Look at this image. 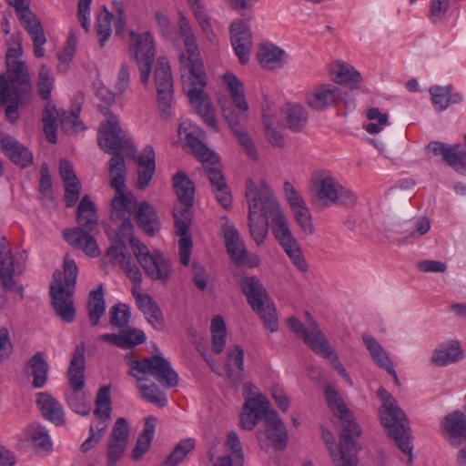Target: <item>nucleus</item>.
<instances>
[{"mask_svg": "<svg viewBox=\"0 0 466 466\" xmlns=\"http://www.w3.org/2000/svg\"><path fill=\"white\" fill-rule=\"evenodd\" d=\"M26 436L35 447L44 451L51 449V438L45 427L33 424L26 430Z\"/></svg>", "mask_w": 466, "mask_h": 466, "instance_id": "nucleus-47", "label": "nucleus"}, {"mask_svg": "<svg viewBox=\"0 0 466 466\" xmlns=\"http://www.w3.org/2000/svg\"><path fill=\"white\" fill-rule=\"evenodd\" d=\"M54 82L52 71L46 66H41L37 82V91L41 98L47 101L50 99Z\"/></svg>", "mask_w": 466, "mask_h": 466, "instance_id": "nucleus-52", "label": "nucleus"}, {"mask_svg": "<svg viewBox=\"0 0 466 466\" xmlns=\"http://www.w3.org/2000/svg\"><path fill=\"white\" fill-rule=\"evenodd\" d=\"M109 441L127 444L128 441V424L124 418H118L109 437Z\"/></svg>", "mask_w": 466, "mask_h": 466, "instance_id": "nucleus-61", "label": "nucleus"}, {"mask_svg": "<svg viewBox=\"0 0 466 466\" xmlns=\"http://www.w3.org/2000/svg\"><path fill=\"white\" fill-rule=\"evenodd\" d=\"M265 431H258L257 438L259 441L263 439L269 441L274 448L281 450L287 442L288 435L283 421L274 410H269L265 414L264 418Z\"/></svg>", "mask_w": 466, "mask_h": 466, "instance_id": "nucleus-24", "label": "nucleus"}, {"mask_svg": "<svg viewBox=\"0 0 466 466\" xmlns=\"http://www.w3.org/2000/svg\"><path fill=\"white\" fill-rule=\"evenodd\" d=\"M77 273L75 260L66 256L64 259V280L61 279V272L56 270L53 273V281L50 284L52 306L56 314L67 323L73 322L76 317L73 293Z\"/></svg>", "mask_w": 466, "mask_h": 466, "instance_id": "nucleus-8", "label": "nucleus"}, {"mask_svg": "<svg viewBox=\"0 0 466 466\" xmlns=\"http://www.w3.org/2000/svg\"><path fill=\"white\" fill-rule=\"evenodd\" d=\"M257 58L259 65L266 69H278L284 66L288 58L287 53L272 43L259 45Z\"/></svg>", "mask_w": 466, "mask_h": 466, "instance_id": "nucleus-35", "label": "nucleus"}, {"mask_svg": "<svg viewBox=\"0 0 466 466\" xmlns=\"http://www.w3.org/2000/svg\"><path fill=\"white\" fill-rule=\"evenodd\" d=\"M343 99L342 90L332 84H319L306 94L307 105L315 111L338 106Z\"/></svg>", "mask_w": 466, "mask_h": 466, "instance_id": "nucleus-19", "label": "nucleus"}, {"mask_svg": "<svg viewBox=\"0 0 466 466\" xmlns=\"http://www.w3.org/2000/svg\"><path fill=\"white\" fill-rule=\"evenodd\" d=\"M268 408V401L263 395L248 399L240 414L241 428L247 431L253 430L259 419L264 420L265 414L270 410Z\"/></svg>", "mask_w": 466, "mask_h": 466, "instance_id": "nucleus-26", "label": "nucleus"}, {"mask_svg": "<svg viewBox=\"0 0 466 466\" xmlns=\"http://www.w3.org/2000/svg\"><path fill=\"white\" fill-rule=\"evenodd\" d=\"M231 44L241 64L249 60L253 46L252 35L248 23L242 19H236L230 25Z\"/></svg>", "mask_w": 466, "mask_h": 466, "instance_id": "nucleus-22", "label": "nucleus"}, {"mask_svg": "<svg viewBox=\"0 0 466 466\" xmlns=\"http://www.w3.org/2000/svg\"><path fill=\"white\" fill-rule=\"evenodd\" d=\"M226 447L230 451V457L233 460L234 466H243L244 453L241 441L235 431H229L227 436Z\"/></svg>", "mask_w": 466, "mask_h": 466, "instance_id": "nucleus-55", "label": "nucleus"}, {"mask_svg": "<svg viewBox=\"0 0 466 466\" xmlns=\"http://www.w3.org/2000/svg\"><path fill=\"white\" fill-rule=\"evenodd\" d=\"M246 199L249 233L256 245L260 246L268 233V207L274 204L275 195L265 180L255 183L248 178L246 181Z\"/></svg>", "mask_w": 466, "mask_h": 466, "instance_id": "nucleus-5", "label": "nucleus"}, {"mask_svg": "<svg viewBox=\"0 0 466 466\" xmlns=\"http://www.w3.org/2000/svg\"><path fill=\"white\" fill-rule=\"evenodd\" d=\"M129 48L137 61L140 73V81L146 86L149 81L152 65L155 61V47L152 35L149 32L142 34L130 32Z\"/></svg>", "mask_w": 466, "mask_h": 466, "instance_id": "nucleus-13", "label": "nucleus"}, {"mask_svg": "<svg viewBox=\"0 0 466 466\" xmlns=\"http://www.w3.org/2000/svg\"><path fill=\"white\" fill-rule=\"evenodd\" d=\"M223 83L228 90L231 99L238 110L237 113L231 106L221 102V110L224 118L229 128L237 137L239 145L244 148L248 157L257 159L258 157L256 147L250 137L240 126V121L246 119L248 105L244 94V87L239 79L232 73H226L223 76Z\"/></svg>", "mask_w": 466, "mask_h": 466, "instance_id": "nucleus-6", "label": "nucleus"}, {"mask_svg": "<svg viewBox=\"0 0 466 466\" xmlns=\"http://www.w3.org/2000/svg\"><path fill=\"white\" fill-rule=\"evenodd\" d=\"M110 390L107 387L99 390L94 414L96 418L109 419L111 413Z\"/></svg>", "mask_w": 466, "mask_h": 466, "instance_id": "nucleus-57", "label": "nucleus"}, {"mask_svg": "<svg viewBox=\"0 0 466 466\" xmlns=\"http://www.w3.org/2000/svg\"><path fill=\"white\" fill-rule=\"evenodd\" d=\"M76 220L78 228L93 231L97 222V215L95 210V205L88 196H84L76 210Z\"/></svg>", "mask_w": 466, "mask_h": 466, "instance_id": "nucleus-42", "label": "nucleus"}, {"mask_svg": "<svg viewBox=\"0 0 466 466\" xmlns=\"http://www.w3.org/2000/svg\"><path fill=\"white\" fill-rule=\"evenodd\" d=\"M141 287H133L132 295L138 309L143 312L148 323L156 329H163L165 320L161 309L153 298L145 293H141Z\"/></svg>", "mask_w": 466, "mask_h": 466, "instance_id": "nucleus-27", "label": "nucleus"}, {"mask_svg": "<svg viewBox=\"0 0 466 466\" xmlns=\"http://www.w3.org/2000/svg\"><path fill=\"white\" fill-rule=\"evenodd\" d=\"M361 339L369 351L371 360L380 368L384 369L390 375H391L396 383H399V378L395 370L394 363L384 347L370 334H363Z\"/></svg>", "mask_w": 466, "mask_h": 466, "instance_id": "nucleus-29", "label": "nucleus"}, {"mask_svg": "<svg viewBox=\"0 0 466 466\" xmlns=\"http://www.w3.org/2000/svg\"><path fill=\"white\" fill-rule=\"evenodd\" d=\"M431 229V221L426 217L415 218L409 223L405 232L408 233L407 239H416L425 235Z\"/></svg>", "mask_w": 466, "mask_h": 466, "instance_id": "nucleus-59", "label": "nucleus"}, {"mask_svg": "<svg viewBox=\"0 0 466 466\" xmlns=\"http://www.w3.org/2000/svg\"><path fill=\"white\" fill-rule=\"evenodd\" d=\"M114 15L106 9L99 12L96 18V33L98 36L99 46L103 47L111 35L112 20Z\"/></svg>", "mask_w": 466, "mask_h": 466, "instance_id": "nucleus-49", "label": "nucleus"}, {"mask_svg": "<svg viewBox=\"0 0 466 466\" xmlns=\"http://www.w3.org/2000/svg\"><path fill=\"white\" fill-rule=\"evenodd\" d=\"M178 135L181 139L186 140L199 160L212 162L216 160V154L202 142V139L205 138L204 131L192 121L187 119L182 121L178 127Z\"/></svg>", "mask_w": 466, "mask_h": 466, "instance_id": "nucleus-20", "label": "nucleus"}, {"mask_svg": "<svg viewBox=\"0 0 466 466\" xmlns=\"http://www.w3.org/2000/svg\"><path fill=\"white\" fill-rule=\"evenodd\" d=\"M294 213V217L302 231L306 235H311L314 233V226L312 223V218L309 208L306 203L299 206V208H294L291 209Z\"/></svg>", "mask_w": 466, "mask_h": 466, "instance_id": "nucleus-58", "label": "nucleus"}, {"mask_svg": "<svg viewBox=\"0 0 466 466\" xmlns=\"http://www.w3.org/2000/svg\"><path fill=\"white\" fill-rule=\"evenodd\" d=\"M0 146L3 152L15 165L26 167L33 162V154L14 137L1 134Z\"/></svg>", "mask_w": 466, "mask_h": 466, "instance_id": "nucleus-32", "label": "nucleus"}, {"mask_svg": "<svg viewBox=\"0 0 466 466\" xmlns=\"http://www.w3.org/2000/svg\"><path fill=\"white\" fill-rule=\"evenodd\" d=\"M451 86H434L431 87L430 93L431 95V101L436 110L443 111L451 104L450 95Z\"/></svg>", "mask_w": 466, "mask_h": 466, "instance_id": "nucleus-56", "label": "nucleus"}, {"mask_svg": "<svg viewBox=\"0 0 466 466\" xmlns=\"http://www.w3.org/2000/svg\"><path fill=\"white\" fill-rule=\"evenodd\" d=\"M36 404L42 415L56 425H63L65 422L62 405L47 392L37 394Z\"/></svg>", "mask_w": 466, "mask_h": 466, "instance_id": "nucleus-38", "label": "nucleus"}, {"mask_svg": "<svg viewBox=\"0 0 466 466\" xmlns=\"http://www.w3.org/2000/svg\"><path fill=\"white\" fill-rule=\"evenodd\" d=\"M85 350L76 347L67 370V378L74 391H80L84 387Z\"/></svg>", "mask_w": 466, "mask_h": 466, "instance_id": "nucleus-39", "label": "nucleus"}, {"mask_svg": "<svg viewBox=\"0 0 466 466\" xmlns=\"http://www.w3.org/2000/svg\"><path fill=\"white\" fill-rule=\"evenodd\" d=\"M195 441L193 439H186L177 444L172 453L161 464V466H177L187 455L194 449Z\"/></svg>", "mask_w": 466, "mask_h": 466, "instance_id": "nucleus-48", "label": "nucleus"}, {"mask_svg": "<svg viewBox=\"0 0 466 466\" xmlns=\"http://www.w3.org/2000/svg\"><path fill=\"white\" fill-rule=\"evenodd\" d=\"M306 315L307 326L296 317L288 319L289 326L315 353H323V347L329 341L311 316L309 313Z\"/></svg>", "mask_w": 466, "mask_h": 466, "instance_id": "nucleus-18", "label": "nucleus"}, {"mask_svg": "<svg viewBox=\"0 0 466 466\" xmlns=\"http://www.w3.org/2000/svg\"><path fill=\"white\" fill-rule=\"evenodd\" d=\"M30 91V81H6L0 74V103L5 106V118L10 124L18 119L19 106L27 101Z\"/></svg>", "mask_w": 466, "mask_h": 466, "instance_id": "nucleus-11", "label": "nucleus"}, {"mask_svg": "<svg viewBox=\"0 0 466 466\" xmlns=\"http://www.w3.org/2000/svg\"><path fill=\"white\" fill-rule=\"evenodd\" d=\"M130 367L128 374L136 378L138 390L143 400L158 407L167 404L165 392L157 384H143L144 379L137 376L136 372L153 375L166 388H172L177 385V373L171 368L170 363L163 354L158 353L150 358H144L142 360H134L126 357Z\"/></svg>", "mask_w": 466, "mask_h": 466, "instance_id": "nucleus-2", "label": "nucleus"}, {"mask_svg": "<svg viewBox=\"0 0 466 466\" xmlns=\"http://www.w3.org/2000/svg\"><path fill=\"white\" fill-rule=\"evenodd\" d=\"M427 153L441 156L443 161L455 171L463 174L466 171V151L460 144L449 145L441 141H431L426 147Z\"/></svg>", "mask_w": 466, "mask_h": 466, "instance_id": "nucleus-21", "label": "nucleus"}, {"mask_svg": "<svg viewBox=\"0 0 466 466\" xmlns=\"http://www.w3.org/2000/svg\"><path fill=\"white\" fill-rule=\"evenodd\" d=\"M329 76L337 84L350 88H359L361 81L360 74L349 63L337 61L329 66Z\"/></svg>", "mask_w": 466, "mask_h": 466, "instance_id": "nucleus-36", "label": "nucleus"}, {"mask_svg": "<svg viewBox=\"0 0 466 466\" xmlns=\"http://www.w3.org/2000/svg\"><path fill=\"white\" fill-rule=\"evenodd\" d=\"M325 400L329 409L342 422L341 445L339 451L330 447V456L334 466H357L358 452L360 450L359 443L354 440L360 437L361 430L346 407L339 392L332 386L328 385L324 390Z\"/></svg>", "mask_w": 466, "mask_h": 466, "instance_id": "nucleus-3", "label": "nucleus"}, {"mask_svg": "<svg viewBox=\"0 0 466 466\" xmlns=\"http://www.w3.org/2000/svg\"><path fill=\"white\" fill-rule=\"evenodd\" d=\"M129 200L124 194V189L116 190V196L111 202L112 218H122L125 217Z\"/></svg>", "mask_w": 466, "mask_h": 466, "instance_id": "nucleus-60", "label": "nucleus"}, {"mask_svg": "<svg viewBox=\"0 0 466 466\" xmlns=\"http://www.w3.org/2000/svg\"><path fill=\"white\" fill-rule=\"evenodd\" d=\"M137 218L139 228L147 235L153 236L160 228V221L155 208L143 201L137 209Z\"/></svg>", "mask_w": 466, "mask_h": 466, "instance_id": "nucleus-40", "label": "nucleus"}, {"mask_svg": "<svg viewBox=\"0 0 466 466\" xmlns=\"http://www.w3.org/2000/svg\"><path fill=\"white\" fill-rule=\"evenodd\" d=\"M87 309L88 318L92 326L97 325L99 319L104 315L106 310L103 287L101 285L90 292L88 297Z\"/></svg>", "mask_w": 466, "mask_h": 466, "instance_id": "nucleus-45", "label": "nucleus"}, {"mask_svg": "<svg viewBox=\"0 0 466 466\" xmlns=\"http://www.w3.org/2000/svg\"><path fill=\"white\" fill-rule=\"evenodd\" d=\"M12 5L26 32L30 35L33 46L34 55L37 58L45 56L44 45L46 38L41 25V22L29 9L26 0H6Z\"/></svg>", "mask_w": 466, "mask_h": 466, "instance_id": "nucleus-14", "label": "nucleus"}, {"mask_svg": "<svg viewBox=\"0 0 466 466\" xmlns=\"http://www.w3.org/2000/svg\"><path fill=\"white\" fill-rule=\"evenodd\" d=\"M6 81H30L25 64L19 60L23 54L22 37L19 33L14 34L6 41Z\"/></svg>", "mask_w": 466, "mask_h": 466, "instance_id": "nucleus-17", "label": "nucleus"}, {"mask_svg": "<svg viewBox=\"0 0 466 466\" xmlns=\"http://www.w3.org/2000/svg\"><path fill=\"white\" fill-rule=\"evenodd\" d=\"M173 187L179 204L193 206L195 187L184 171H178L173 177Z\"/></svg>", "mask_w": 466, "mask_h": 466, "instance_id": "nucleus-41", "label": "nucleus"}, {"mask_svg": "<svg viewBox=\"0 0 466 466\" xmlns=\"http://www.w3.org/2000/svg\"><path fill=\"white\" fill-rule=\"evenodd\" d=\"M463 356L460 341L451 339L436 347L431 357V362L438 367H445L461 360Z\"/></svg>", "mask_w": 466, "mask_h": 466, "instance_id": "nucleus-31", "label": "nucleus"}, {"mask_svg": "<svg viewBox=\"0 0 466 466\" xmlns=\"http://www.w3.org/2000/svg\"><path fill=\"white\" fill-rule=\"evenodd\" d=\"M91 233L92 231H88V229L76 227L71 229H65L63 237L72 247L82 250L91 258H96L99 255L98 246Z\"/></svg>", "mask_w": 466, "mask_h": 466, "instance_id": "nucleus-28", "label": "nucleus"}, {"mask_svg": "<svg viewBox=\"0 0 466 466\" xmlns=\"http://www.w3.org/2000/svg\"><path fill=\"white\" fill-rule=\"evenodd\" d=\"M49 365L44 352L37 351L26 362L25 372L33 378L32 386L43 388L47 381Z\"/></svg>", "mask_w": 466, "mask_h": 466, "instance_id": "nucleus-37", "label": "nucleus"}, {"mask_svg": "<svg viewBox=\"0 0 466 466\" xmlns=\"http://www.w3.org/2000/svg\"><path fill=\"white\" fill-rule=\"evenodd\" d=\"M155 156L156 155L153 147L150 145H147L137 159V187L139 189H145L146 187H147L154 177L156 171Z\"/></svg>", "mask_w": 466, "mask_h": 466, "instance_id": "nucleus-33", "label": "nucleus"}, {"mask_svg": "<svg viewBox=\"0 0 466 466\" xmlns=\"http://www.w3.org/2000/svg\"><path fill=\"white\" fill-rule=\"evenodd\" d=\"M367 118L370 123L365 126V129L370 134H378L389 125V116L377 107L368 110Z\"/></svg>", "mask_w": 466, "mask_h": 466, "instance_id": "nucleus-51", "label": "nucleus"}, {"mask_svg": "<svg viewBox=\"0 0 466 466\" xmlns=\"http://www.w3.org/2000/svg\"><path fill=\"white\" fill-rule=\"evenodd\" d=\"M25 266L24 252L14 255L9 242L3 238L0 240V281L4 289L22 293L23 289L14 279V275L21 274Z\"/></svg>", "mask_w": 466, "mask_h": 466, "instance_id": "nucleus-12", "label": "nucleus"}, {"mask_svg": "<svg viewBox=\"0 0 466 466\" xmlns=\"http://www.w3.org/2000/svg\"><path fill=\"white\" fill-rule=\"evenodd\" d=\"M244 351L239 346H235L228 352L227 373L234 383L243 380Z\"/></svg>", "mask_w": 466, "mask_h": 466, "instance_id": "nucleus-43", "label": "nucleus"}, {"mask_svg": "<svg viewBox=\"0 0 466 466\" xmlns=\"http://www.w3.org/2000/svg\"><path fill=\"white\" fill-rule=\"evenodd\" d=\"M106 116V121L101 123L98 134V146L106 153L113 155L108 163L110 186L115 190L124 189L127 180V167L125 158L120 154L126 141V133L121 128L116 116L113 115L106 107L100 108Z\"/></svg>", "mask_w": 466, "mask_h": 466, "instance_id": "nucleus-4", "label": "nucleus"}, {"mask_svg": "<svg viewBox=\"0 0 466 466\" xmlns=\"http://www.w3.org/2000/svg\"><path fill=\"white\" fill-rule=\"evenodd\" d=\"M240 286L252 309L262 319L265 327L271 332L279 328L276 308L266 289L256 276H244Z\"/></svg>", "mask_w": 466, "mask_h": 466, "instance_id": "nucleus-9", "label": "nucleus"}, {"mask_svg": "<svg viewBox=\"0 0 466 466\" xmlns=\"http://www.w3.org/2000/svg\"><path fill=\"white\" fill-rule=\"evenodd\" d=\"M441 429L452 446H459L466 441V415L459 410L446 415L441 423Z\"/></svg>", "mask_w": 466, "mask_h": 466, "instance_id": "nucleus-25", "label": "nucleus"}, {"mask_svg": "<svg viewBox=\"0 0 466 466\" xmlns=\"http://www.w3.org/2000/svg\"><path fill=\"white\" fill-rule=\"evenodd\" d=\"M109 317L111 325L120 329L126 328L132 317L130 307L125 303H117L110 309Z\"/></svg>", "mask_w": 466, "mask_h": 466, "instance_id": "nucleus-50", "label": "nucleus"}, {"mask_svg": "<svg viewBox=\"0 0 466 466\" xmlns=\"http://www.w3.org/2000/svg\"><path fill=\"white\" fill-rule=\"evenodd\" d=\"M323 353H317L319 356H322L325 359L329 360L330 365L338 371V373L341 376L342 379L350 386L353 385V381L350 376V373L346 370L345 367L339 360V355L334 351L333 348L328 342L324 347Z\"/></svg>", "mask_w": 466, "mask_h": 466, "instance_id": "nucleus-54", "label": "nucleus"}, {"mask_svg": "<svg viewBox=\"0 0 466 466\" xmlns=\"http://www.w3.org/2000/svg\"><path fill=\"white\" fill-rule=\"evenodd\" d=\"M212 350L218 354L222 352L226 346L227 328L224 319L221 316H216L210 326Z\"/></svg>", "mask_w": 466, "mask_h": 466, "instance_id": "nucleus-46", "label": "nucleus"}, {"mask_svg": "<svg viewBox=\"0 0 466 466\" xmlns=\"http://www.w3.org/2000/svg\"><path fill=\"white\" fill-rule=\"evenodd\" d=\"M339 185V183L326 172L317 173L312 178L313 190L318 198L326 206L337 203Z\"/></svg>", "mask_w": 466, "mask_h": 466, "instance_id": "nucleus-30", "label": "nucleus"}, {"mask_svg": "<svg viewBox=\"0 0 466 466\" xmlns=\"http://www.w3.org/2000/svg\"><path fill=\"white\" fill-rule=\"evenodd\" d=\"M378 397L383 402L380 409L381 424L398 448L408 456V463L410 464L413 461V446L409 420L396 400L384 388L378 390Z\"/></svg>", "mask_w": 466, "mask_h": 466, "instance_id": "nucleus-7", "label": "nucleus"}, {"mask_svg": "<svg viewBox=\"0 0 466 466\" xmlns=\"http://www.w3.org/2000/svg\"><path fill=\"white\" fill-rule=\"evenodd\" d=\"M188 5L201 27L205 37L211 43H215L217 36L212 29L210 18L205 6L199 0H187Z\"/></svg>", "mask_w": 466, "mask_h": 466, "instance_id": "nucleus-44", "label": "nucleus"}, {"mask_svg": "<svg viewBox=\"0 0 466 466\" xmlns=\"http://www.w3.org/2000/svg\"><path fill=\"white\" fill-rule=\"evenodd\" d=\"M287 121L289 128L299 130L308 121L307 110L300 105H289L287 109Z\"/></svg>", "mask_w": 466, "mask_h": 466, "instance_id": "nucleus-53", "label": "nucleus"}, {"mask_svg": "<svg viewBox=\"0 0 466 466\" xmlns=\"http://www.w3.org/2000/svg\"><path fill=\"white\" fill-rule=\"evenodd\" d=\"M155 83L157 92V105L164 118L172 114L173 78L170 66L165 57H159L155 69Z\"/></svg>", "mask_w": 466, "mask_h": 466, "instance_id": "nucleus-15", "label": "nucleus"}, {"mask_svg": "<svg viewBox=\"0 0 466 466\" xmlns=\"http://www.w3.org/2000/svg\"><path fill=\"white\" fill-rule=\"evenodd\" d=\"M132 251L147 275L154 280L167 282L173 272L170 260L160 251L151 252L138 238H131Z\"/></svg>", "mask_w": 466, "mask_h": 466, "instance_id": "nucleus-10", "label": "nucleus"}, {"mask_svg": "<svg viewBox=\"0 0 466 466\" xmlns=\"http://www.w3.org/2000/svg\"><path fill=\"white\" fill-rule=\"evenodd\" d=\"M127 278L134 282V287H141L142 273L133 259L127 256L120 264Z\"/></svg>", "mask_w": 466, "mask_h": 466, "instance_id": "nucleus-64", "label": "nucleus"}, {"mask_svg": "<svg viewBox=\"0 0 466 466\" xmlns=\"http://www.w3.org/2000/svg\"><path fill=\"white\" fill-rule=\"evenodd\" d=\"M200 161L203 163L204 171L209 178L218 202L224 208H230L232 205V197L220 169L218 157L216 155V160L214 162L209 160Z\"/></svg>", "mask_w": 466, "mask_h": 466, "instance_id": "nucleus-23", "label": "nucleus"}, {"mask_svg": "<svg viewBox=\"0 0 466 466\" xmlns=\"http://www.w3.org/2000/svg\"><path fill=\"white\" fill-rule=\"evenodd\" d=\"M122 339L125 341L124 349H131L145 341V333L137 329H123L121 330Z\"/></svg>", "mask_w": 466, "mask_h": 466, "instance_id": "nucleus-63", "label": "nucleus"}, {"mask_svg": "<svg viewBox=\"0 0 466 466\" xmlns=\"http://www.w3.org/2000/svg\"><path fill=\"white\" fill-rule=\"evenodd\" d=\"M178 25L186 48V53L179 57L183 90L203 122L211 131L217 133L219 127L215 110L204 92L206 74L195 34L184 15H180Z\"/></svg>", "mask_w": 466, "mask_h": 466, "instance_id": "nucleus-1", "label": "nucleus"}, {"mask_svg": "<svg viewBox=\"0 0 466 466\" xmlns=\"http://www.w3.org/2000/svg\"><path fill=\"white\" fill-rule=\"evenodd\" d=\"M450 8V0H431L430 19L433 24L442 21Z\"/></svg>", "mask_w": 466, "mask_h": 466, "instance_id": "nucleus-62", "label": "nucleus"}, {"mask_svg": "<svg viewBox=\"0 0 466 466\" xmlns=\"http://www.w3.org/2000/svg\"><path fill=\"white\" fill-rule=\"evenodd\" d=\"M269 215L271 218L272 233L279 244H282L291 239H295L289 223L283 213L277 198L274 204L269 205Z\"/></svg>", "mask_w": 466, "mask_h": 466, "instance_id": "nucleus-34", "label": "nucleus"}, {"mask_svg": "<svg viewBox=\"0 0 466 466\" xmlns=\"http://www.w3.org/2000/svg\"><path fill=\"white\" fill-rule=\"evenodd\" d=\"M191 208L192 206L179 204L174 208L173 211L176 233L179 237V259L184 266L189 264L193 248L192 238L189 233L193 218Z\"/></svg>", "mask_w": 466, "mask_h": 466, "instance_id": "nucleus-16", "label": "nucleus"}]
</instances>
